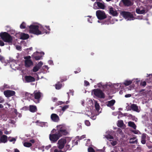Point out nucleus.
<instances>
[{"instance_id":"nucleus-1","label":"nucleus","mask_w":152,"mask_h":152,"mask_svg":"<svg viewBox=\"0 0 152 152\" xmlns=\"http://www.w3.org/2000/svg\"><path fill=\"white\" fill-rule=\"evenodd\" d=\"M45 28L47 29V30L45 29L41 25L33 24L29 26V31L30 33L37 35L48 33L50 30L49 26H46Z\"/></svg>"},{"instance_id":"nucleus-2","label":"nucleus","mask_w":152,"mask_h":152,"mask_svg":"<svg viewBox=\"0 0 152 152\" xmlns=\"http://www.w3.org/2000/svg\"><path fill=\"white\" fill-rule=\"evenodd\" d=\"M136 2L138 6L136 8V12L138 14H143L145 13L147 10L146 6L140 0H137Z\"/></svg>"},{"instance_id":"nucleus-3","label":"nucleus","mask_w":152,"mask_h":152,"mask_svg":"<svg viewBox=\"0 0 152 152\" xmlns=\"http://www.w3.org/2000/svg\"><path fill=\"white\" fill-rule=\"evenodd\" d=\"M57 132L62 137L63 135H66L68 133L67 128L65 125H59L57 126Z\"/></svg>"},{"instance_id":"nucleus-4","label":"nucleus","mask_w":152,"mask_h":152,"mask_svg":"<svg viewBox=\"0 0 152 152\" xmlns=\"http://www.w3.org/2000/svg\"><path fill=\"white\" fill-rule=\"evenodd\" d=\"M92 92L96 97L101 99H104L105 97L104 94L102 90L99 88L94 89L92 90Z\"/></svg>"},{"instance_id":"nucleus-5","label":"nucleus","mask_w":152,"mask_h":152,"mask_svg":"<svg viewBox=\"0 0 152 152\" xmlns=\"http://www.w3.org/2000/svg\"><path fill=\"white\" fill-rule=\"evenodd\" d=\"M71 140V139L68 137H66L65 138H61L58 140V145L57 147L60 149H63L66 143L67 140Z\"/></svg>"},{"instance_id":"nucleus-6","label":"nucleus","mask_w":152,"mask_h":152,"mask_svg":"<svg viewBox=\"0 0 152 152\" xmlns=\"http://www.w3.org/2000/svg\"><path fill=\"white\" fill-rule=\"evenodd\" d=\"M121 14L127 20H132L134 19L133 15L130 12H122L121 13Z\"/></svg>"},{"instance_id":"nucleus-7","label":"nucleus","mask_w":152,"mask_h":152,"mask_svg":"<svg viewBox=\"0 0 152 152\" xmlns=\"http://www.w3.org/2000/svg\"><path fill=\"white\" fill-rule=\"evenodd\" d=\"M96 15L98 18L100 20L104 19L107 17L105 13L102 10L97 11L96 12Z\"/></svg>"},{"instance_id":"nucleus-8","label":"nucleus","mask_w":152,"mask_h":152,"mask_svg":"<svg viewBox=\"0 0 152 152\" xmlns=\"http://www.w3.org/2000/svg\"><path fill=\"white\" fill-rule=\"evenodd\" d=\"M34 101L36 103H38L40 102L41 97L42 94L40 92H35L34 93Z\"/></svg>"},{"instance_id":"nucleus-9","label":"nucleus","mask_w":152,"mask_h":152,"mask_svg":"<svg viewBox=\"0 0 152 152\" xmlns=\"http://www.w3.org/2000/svg\"><path fill=\"white\" fill-rule=\"evenodd\" d=\"M61 137L57 132L54 134H50L49 135V138L50 140L53 142H55Z\"/></svg>"},{"instance_id":"nucleus-10","label":"nucleus","mask_w":152,"mask_h":152,"mask_svg":"<svg viewBox=\"0 0 152 152\" xmlns=\"http://www.w3.org/2000/svg\"><path fill=\"white\" fill-rule=\"evenodd\" d=\"M41 54L44 55V53L43 52L39 53L38 52H36L35 53H34V54L32 55L31 57L32 58H34L35 60H40L42 57V56Z\"/></svg>"},{"instance_id":"nucleus-11","label":"nucleus","mask_w":152,"mask_h":152,"mask_svg":"<svg viewBox=\"0 0 152 152\" xmlns=\"http://www.w3.org/2000/svg\"><path fill=\"white\" fill-rule=\"evenodd\" d=\"M4 94L6 97H9L14 95L15 92L13 91L7 90L4 91Z\"/></svg>"},{"instance_id":"nucleus-12","label":"nucleus","mask_w":152,"mask_h":152,"mask_svg":"<svg viewBox=\"0 0 152 152\" xmlns=\"http://www.w3.org/2000/svg\"><path fill=\"white\" fill-rule=\"evenodd\" d=\"M16 37L20 38H29V36L27 34L19 32L16 34Z\"/></svg>"},{"instance_id":"nucleus-13","label":"nucleus","mask_w":152,"mask_h":152,"mask_svg":"<svg viewBox=\"0 0 152 152\" xmlns=\"http://www.w3.org/2000/svg\"><path fill=\"white\" fill-rule=\"evenodd\" d=\"M25 66L26 68L29 67L33 65V62L31 60H25Z\"/></svg>"},{"instance_id":"nucleus-14","label":"nucleus","mask_w":152,"mask_h":152,"mask_svg":"<svg viewBox=\"0 0 152 152\" xmlns=\"http://www.w3.org/2000/svg\"><path fill=\"white\" fill-rule=\"evenodd\" d=\"M25 78L26 81L28 83L34 82L35 81V78L30 75L26 76Z\"/></svg>"},{"instance_id":"nucleus-15","label":"nucleus","mask_w":152,"mask_h":152,"mask_svg":"<svg viewBox=\"0 0 152 152\" xmlns=\"http://www.w3.org/2000/svg\"><path fill=\"white\" fill-rule=\"evenodd\" d=\"M51 118L53 121L55 122H58L59 120L58 116L55 113H53L51 115Z\"/></svg>"},{"instance_id":"nucleus-16","label":"nucleus","mask_w":152,"mask_h":152,"mask_svg":"<svg viewBox=\"0 0 152 152\" xmlns=\"http://www.w3.org/2000/svg\"><path fill=\"white\" fill-rule=\"evenodd\" d=\"M109 13L113 16H117L118 13L117 11L112 7H110L109 9Z\"/></svg>"},{"instance_id":"nucleus-17","label":"nucleus","mask_w":152,"mask_h":152,"mask_svg":"<svg viewBox=\"0 0 152 152\" xmlns=\"http://www.w3.org/2000/svg\"><path fill=\"white\" fill-rule=\"evenodd\" d=\"M1 38H10V35L6 32H1L0 33Z\"/></svg>"},{"instance_id":"nucleus-18","label":"nucleus","mask_w":152,"mask_h":152,"mask_svg":"<svg viewBox=\"0 0 152 152\" xmlns=\"http://www.w3.org/2000/svg\"><path fill=\"white\" fill-rule=\"evenodd\" d=\"M29 110L31 112L34 113L37 110V108L36 106L30 105L29 106Z\"/></svg>"},{"instance_id":"nucleus-19","label":"nucleus","mask_w":152,"mask_h":152,"mask_svg":"<svg viewBox=\"0 0 152 152\" xmlns=\"http://www.w3.org/2000/svg\"><path fill=\"white\" fill-rule=\"evenodd\" d=\"M7 138L6 135H2L0 138V140L1 142L5 143L7 141Z\"/></svg>"},{"instance_id":"nucleus-20","label":"nucleus","mask_w":152,"mask_h":152,"mask_svg":"<svg viewBox=\"0 0 152 152\" xmlns=\"http://www.w3.org/2000/svg\"><path fill=\"white\" fill-rule=\"evenodd\" d=\"M3 41L5 42H7L10 45H12V44H14V42H13V39H1Z\"/></svg>"},{"instance_id":"nucleus-21","label":"nucleus","mask_w":152,"mask_h":152,"mask_svg":"<svg viewBox=\"0 0 152 152\" xmlns=\"http://www.w3.org/2000/svg\"><path fill=\"white\" fill-rule=\"evenodd\" d=\"M124 4L126 6H128L132 5L133 3L130 0H122Z\"/></svg>"},{"instance_id":"nucleus-22","label":"nucleus","mask_w":152,"mask_h":152,"mask_svg":"<svg viewBox=\"0 0 152 152\" xmlns=\"http://www.w3.org/2000/svg\"><path fill=\"white\" fill-rule=\"evenodd\" d=\"M115 100L114 99H112L110 101H108L107 102V105L109 107H110L113 106L115 103Z\"/></svg>"},{"instance_id":"nucleus-23","label":"nucleus","mask_w":152,"mask_h":152,"mask_svg":"<svg viewBox=\"0 0 152 152\" xmlns=\"http://www.w3.org/2000/svg\"><path fill=\"white\" fill-rule=\"evenodd\" d=\"M131 108L134 111L137 112L138 111V107L136 104H133L131 105Z\"/></svg>"},{"instance_id":"nucleus-24","label":"nucleus","mask_w":152,"mask_h":152,"mask_svg":"<svg viewBox=\"0 0 152 152\" xmlns=\"http://www.w3.org/2000/svg\"><path fill=\"white\" fill-rule=\"evenodd\" d=\"M128 125L129 126L133 128L134 129H136V126L134 122L133 121H130L128 122Z\"/></svg>"},{"instance_id":"nucleus-25","label":"nucleus","mask_w":152,"mask_h":152,"mask_svg":"<svg viewBox=\"0 0 152 152\" xmlns=\"http://www.w3.org/2000/svg\"><path fill=\"white\" fill-rule=\"evenodd\" d=\"M95 107L96 110L99 112L100 110V106L99 104L96 101L95 102Z\"/></svg>"},{"instance_id":"nucleus-26","label":"nucleus","mask_w":152,"mask_h":152,"mask_svg":"<svg viewBox=\"0 0 152 152\" xmlns=\"http://www.w3.org/2000/svg\"><path fill=\"white\" fill-rule=\"evenodd\" d=\"M62 86V84L58 82L56 84V88L57 89H60Z\"/></svg>"},{"instance_id":"nucleus-27","label":"nucleus","mask_w":152,"mask_h":152,"mask_svg":"<svg viewBox=\"0 0 152 152\" xmlns=\"http://www.w3.org/2000/svg\"><path fill=\"white\" fill-rule=\"evenodd\" d=\"M132 83V81L131 80H126L125 81L123 84L126 86H128L131 84Z\"/></svg>"},{"instance_id":"nucleus-28","label":"nucleus","mask_w":152,"mask_h":152,"mask_svg":"<svg viewBox=\"0 0 152 152\" xmlns=\"http://www.w3.org/2000/svg\"><path fill=\"white\" fill-rule=\"evenodd\" d=\"M98 6H99V9H104L105 8V6L104 4L102 3L99 2H97Z\"/></svg>"},{"instance_id":"nucleus-29","label":"nucleus","mask_w":152,"mask_h":152,"mask_svg":"<svg viewBox=\"0 0 152 152\" xmlns=\"http://www.w3.org/2000/svg\"><path fill=\"white\" fill-rule=\"evenodd\" d=\"M123 121L121 120H120L118 121L117 126L118 127H121L123 126Z\"/></svg>"},{"instance_id":"nucleus-30","label":"nucleus","mask_w":152,"mask_h":152,"mask_svg":"<svg viewBox=\"0 0 152 152\" xmlns=\"http://www.w3.org/2000/svg\"><path fill=\"white\" fill-rule=\"evenodd\" d=\"M23 145L25 147H29L32 145V144L30 142H26L24 143Z\"/></svg>"},{"instance_id":"nucleus-31","label":"nucleus","mask_w":152,"mask_h":152,"mask_svg":"<svg viewBox=\"0 0 152 152\" xmlns=\"http://www.w3.org/2000/svg\"><path fill=\"white\" fill-rule=\"evenodd\" d=\"M137 140H132V139H130L129 141V143L132 144H137Z\"/></svg>"},{"instance_id":"nucleus-32","label":"nucleus","mask_w":152,"mask_h":152,"mask_svg":"<svg viewBox=\"0 0 152 152\" xmlns=\"http://www.w3.org/2000/svg\"><path fill=\"white\" fill-rule=\"evenodd\" d=\"M60 107H62V110L63 112H64L65 110L69 107V105H65L63 107L60 106Z\"/></svg>"},{"instance_id":"nucleus-33","label":"nucleus","mask_w":152,"mask_h":152,"mask_svg":"<svg viewBox=\"0 0 152 152\" xmlns=\"http://www.w3.org/2000/svg\"><path fill=\"white\" fill-rule=\"evenodd\" d=\"M39 69V68L37 65H36L33 68V71L34 72H36L38 71Z\"/></svg>"},{"instance_id":"nucleus-34","label":"nucleus","mask_w":152,"mask_h":152,"mask_svg":"<svg viewBox=\"0 0 152 152\" xmlns=\"http://www.w3.org/2000/svg\"><path fill=\"white\" fill-rule=\"evenodd\" d=\"M93 8L95 9H99V6H98L97 2L94 3V5Z\"/></svg>"},{"instance_id":"nucleus-35","label":"nucleus","mask_w":152,"mask_h":152,"mask_svg":"<svg viewBox=\"0 0 152 152\" xmlns=\"http://www.w3.org/2000/svg\"><path fill=\"white\" fill-rule=\"evenodd\" d=\"M140 84V86L144 87L146 85V82L145 81H141Z\"/></svg>"},{"instance_id":"nucleus-36","label":"nucleus","mask_w":152,"mask_h":152,"mask_svg":"<svg viewBox=\"0 0 152 152\" xmlns=\"http://www.w3.org/2000/svg\"><path fill=\"white\" fill-rule=\"evenodd\" d=\"M65 103L64 102H63L61 101H58V102H57L56 104L55 105L56 106H58L62 104H63Z\"/></svg>"},{"instance_id":"nucleus-37","label":"nucleus","mask_w":152,"mask_h":152,"mask_svg":"<svg viewBox=\"0 0 152 152\" xmlns=\"http://www.w3.org/2000/svg\"><path fill=\"white\" fill-rule=\"evenodd\" d=\"M105 137L108 139H113V136L109 134H108L106 135Z\"/></svg>"},{"instance_id":"nucleus-38","label":"nucleus","mask_w":152,"mask_h":152,"mask_svg":"<svg viewBox=\"0 0 152 152\" xmlns=\"http://www.w3.org/2000/svg\"><path fill=\"white\" fill-rule=\"evenodd\" d=\"M72 147L74 145H77L78 142L77 141H75L74 140L72 141Z\"/></svg>"},{"instance_id":"nucleus-39","label":"nucleus","mask_w":152,"mask_h":152,"mask_svg":"<svg viewBox=\"0 0 152 152\" xmlns=\"http://www.w3.org/2000/svg\"><path fill=\"white\" fill-rule=\"evenodd\" d=\"M88 152H96L91 147H90L88 149Z\"/></svg>"},{"instance_id":"nucleus-40","label":"nucleus","mask_w":152,"mask_h":152,"mask_svg":"<svg viewBox=\"0 0 152 152\" xmlns=\"http://www.w3.org/2000/svg\"><path fill=\"white\" fill-rule=\"evenodd\" d=\"M146 134L145 133L143 134L142 135L141 140H146Z\"/></svg>"},{"instance_id":"nucleus-41","label":"nucleus","mask_w":152,"mask_h":152,"mask_svg":"<svg viewBox=\"0 0 152 152\" xmlns=\"http://www.w3.org/2000/svg\"><path fill=\"white\" fill-rule=\"evenodd\" d=\"M26 27V24L24 22L22 23L20 25V27L21 29L25 28Z\"/></svg>"},{"instance_id":"nucleus-42","label":"nucleus","mask_w":152,"mask_h":152,"mask_svg":"<svg viewBox=\"0 0 152 152\" xmlns=\"http://www.w3.org/2000/svg\"><path fill=\"white\" fill-rule=\"evenodd\" d=\"M71 146L72 147V145L70 144H69V142H68L67 144L66 145L65 148L66 150H69Z\"/></svg>"},{"instance_id":"nucleus-43","label":"nucleus","mask_w":152,"mask_h":152,"mask_svg":"<svg viewBox=\"0 0 152 152\" xmlns=\"http://www.w3.org/2000/svg\"><path fill=\"white\" fill-rule=\"evenodd\" d=\"M16 48L17 50L19 51H21L22 50L21 47L19 45H16Z\"/></svg>"},{"instance_id":"nucleus-44","label":"nucleus","mask_w":152,"mask_h":152,"mask_svg":"<svg viewBox=\"0 0 152 152\" xmlns=\"http://www.w3.org/2000/svg\"><path fill=\"white\" fill-rule=\"evenodd\" d=\"M43 65V63L42 62L40 61L39 62L37 65L38 67L40 68Z\"/></svg>"},{"instance_id":"nucleus-45","label":"nucleus","mask_w":152,"mask_h":152,"mask_svg":"<svg viewBox=\"0 0 152 152\" xmlns=\"http://www.w3.org/2000/svg\"><path fill=\"white\" fill-rule=\"evenodd\" d=\"M85 124L87 126H89L90 125V123L88 120H86L85 122Z\"/></svg>"},{"instance_id":"nucleus-46","label":"nucleus","mask_w":152,"mask_h":152,"mask_svg":"<svg viewBox=\"0 0 152 152\" xmlns=\"http://www.w3.org/2000/svg\"><path fill=\"white\" fill-rule=\"evenodd\" d=\"M85 86H87L90 85V83L87 80L84 81Z\"/></svg>"},{"instance_id":"nucleus-47","label":"nucleus","mask_w":152,"mask_h":152,"mask_svg":"<svg viewBox=\"0 0 152 152\" xmlns=\"http://www.w3.org/2000/svg\"><path fill=\"white\" fill-rule=\"evenodd\" d=\"M24 46H26L27 45V43L24 40H23L21 41L20 42Z\"/></svg>"},{"instance_id":"nucleus-48","label":"nucleus","mask_w":152,"mask_h":152,"mask_svg":"<svg viewBox=\"0 0 152 152\" xmlns=\"http://www.w3.org/2000/svg\"><path fill=\"white\" fill-rule=\"evenodd\" d=\"M111 143L112 145L113 146H114L116 145L117 142L116 141H112Z\"/></svg>"},{"instance_id":"nucleus-49","label":"nucleus","mask_w":152,"mask_h":152,"mask_svg":"<svg viewBox=\"0 0 152 152\" xmlns=\"http://www.w3.org/2000/svg\"><path fill=\"white\" fill-rule=\"evenodd\" d=\"M54 152H64L63 151L61 150V149H55L54 150Z\"/></svg>"},{"instance_id":"nucleus-50","label":"nucleus","mask_w":152,"mask_h":152,"mask_svg":"<svg viewBox=\"0 0 152 152\" xmlns=\"http://www.w3.org/2000/svg\"><path fill=\"white\" fill-rule=\"evenodd\" d=\"M24 59L26 60H30V59L31 58L30 56H25L24 57Z\"/></svg>"},{"instance_id":"nucleus-51","label":"nucleus","mask_w":152,"mask_h":152,"mask_svg":"<svg viewBox=\"0 0 152 152\" xmlns=\"http://www.w3.org/2000/svg\"><path fill=\"white\" fill-rule=\"evenodd\" d=\"M4 101V100L1 96H0V103H3Z\"/></svg>"},{"instance_id":"nucleus-52","label":"nucleus","mask_w":152,"mask_h":152,"mask_svg":"<svg viewBox=\"0 0 152 152\" xmlns=\"http://www.w3.org/2000/svg\"><path fill=\"white\" fill-rule=\"evenodd\" d=\"M4 45V43L1 40H0V46H3Z\"/></svg>"},{"instance_id":"nucleus-53","label":"nucleus","mask_w":152,"mask_h":152,"mask_svg":"<svg viewBox=\"0 0 152 152\" xmlns=\"http://www.w3.org/2000/svg\"><path fill=\"white\" fill-rule=\"evenodd\" d=\"M51 147V146L50 145H49L46 146L45 147V149L48 150L49 148H50Z\"/></svg>"},{"instance_id":"nucleus-54","label":"nucleus","mask_w":152,"mask_h":152,"mask_svg":"<svg viewBox=\"0 0 152 152\" xmlns=\"http://www.w3.org/2000/svg\"><path fill=\"white\" fill-rule=\"evenodd\" d=\"M131 95L130 94H128L125 95V97L126 98H128L130 97L131 96Z\"/></svg>"},{"instance_id":"nucleus-55","label":"nucleus","mask_w":152,"mask_h":152,"mask_svg":"<svg viewBox=\"0 0 152 152\" xmlns=\"http://www.w3.org/2000/svg\"><path fill=\"white\" fill-rule=\"evenodd\" d=\"M85 137V135H83L80 137H79V138H78L79 140H81L84 138Z\"/></svg>"},{"instance_id":"nucleus-56","label":"nucleus","mask_w":152,"mask_h":152,"mask_svg":"<svg viewBox=\"0 0 152 152\" xmlns=\"http://www.w3.org/2000/svg\"><path fill=\"white\" fill-rule=\"evenodd\" d=\"M15 140H16L14 138H12L11 140H9V141L10 142H13V141L15 142Z\"/></svg>"},{"instance_id":"nucleus-57","label":"nucleus","mask_w":152,"mask_h":152,"mask_svg":"<svg viewBox=\"0 0 152 152\" xmlns=\"http://www.w3.org/2000/svg\"><path fill=\"white\" fill-rule=\"evenodd\" d=\"M56 129H53L51 131V134H54V133H55L56 132Z\"/></svg>"},{"instance_id":"nucleus-58","label":"nucleus","mask_w":152,"mask_h":152,"mask_svg":"<svg viewBox=\"0 0 152 152\" xmlns=\"http://www.w3.org/2000/svg\"><path fill=\"white\" fill-rule=\"evenodd\" d=\"M77 125L79 127V129H82V126L81 125V124L80 123H79L77 124Z\"/></svg>"},{"instance_id":"nucleus-59","label":"nucleus","mask_w":152,"mask_h":152,"mask_svg":"<svg viewBox=\"0 0 152 152\" xmlns=\"http://www.w3.org/2000/svg\"><path fill=\"white\" fill-rule=\"evenodd\" d=\"M14 113L16 114V115H17L18 114V113L17 112V109H14Z\"/></svg>"},{"instance_id":"nucleus-60","label":"nucleus","mask_w":152,"mask_h":152,"mask_svg":"<svg viewBox=\"0 0 152 152\" xmlns=\"http://www.w3.org/2000/svg\"><path fill=\"white\" fill-rule=\"evenodd\" d=\"M146 140H141V143L143 144H144L146 143Z\"/></svg>"},{"instance_id":"nucleus-61","label":"nucleus","mask_w":152,"mask_h":152,"mask_svg":"<svg viewBox=\"0 0 152 152\" xmlns=\"http://www.w3.org/2000/svg\"><path fill=\"white\" fill-rule=\"evenodd\" d=\"M96 152H104V151L102 149H100L97 150Z\"/></svg>"},{"instance_id":"nucleus-62","label":"nucleus","mask_w":152,"mask_h":152,"mask_svg":"<svg viewBox=\"0 0 152 152\" xmlns=\"http://www.w3.org/2000/svg\"><path fill=\"white\" fill-rule=\"evenodd\" d=\"M57 100V99L56 97H54L52 99V100L53 102H55Z\"/></svg>"},{"instance_id":"nucleus-63","label":"nucleus","mask_w":152,"mask_h":152,"mask_svg":"<svg viewBox=\"0 0 152 152\" xmlns=\"http://www.w3.org/2000/svg\"><path fill=\"white\" fill-rule=\"evenodd\" d=\"M4 133L6 134H9V132L7 131H5L4 132Z\"/></svg>"},{"instance_id":"nucleus-64","label":"nucleus","mask_w":152,"mask_h":152,"mask_svg":"<svg viewBox=\"0 0 152 152\" xmlns=\"http://www.w3.org/2000/svg\"><path fill=\"white\" fill-rule=\"evenodd\" d=\"M15 152H20V151L18 149H15Z\"/></svg>"}]
</instances>
